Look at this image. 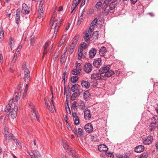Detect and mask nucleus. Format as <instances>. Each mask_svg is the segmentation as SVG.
I'll list each match as a JSON object with an SVG mask.
<instances>
[{"instance_id": "40", "label": "nucleus", "mask_w": 158, "mask_h": 158, "mask_svg": "<svg viewBox=\"0 0 158 158\" xmlns=\"http://www.w3.org/2000/svg\"><path fill=\"white\" fill-rule=\"evenodd\" d=\"M27 152L31 156V158H35L34 151L32 152L31 151L27 150Z\"/></svg>"}, {"instance_id": "11", "label": "nucleus", "mask_w": 158, "mask_h": 158, "mask_svg": "<svg viewBox=\"0 0 158 158\" xmlns=\"http://www.w3.org/2000/svg\"><path fill=\"white\" fill-rule=\"evenodd\" d=\"M92 70V65L90 63L86 64L84 67V71L86 73H90Z\"/></svg>"}, {"instance_id": "46", "label": "nucleus", "mask_w": 158, "mask_h": 158, "mask_svg": "<svg viewBox=\"0 0 158 158\" xmlns=\"http://www.w3.org/2000/svg\"><path fill=\"white\" fill-rule=\"evenodd\" d=\"M44 0H42L40 3L39 6V9H42L43 10V8L42 7L44 5Z\"/></svg>"}, {"instance_id": "39", "label": "nucleus", "mask_w": 158, "mask_h": 158, "mask_svg": "<svg viewBox=\"0 0 158 158\" xmlns=\"http://www.w3.org/2000/svg\"><path fill=\"white\" fill-rule=\"evenodd\" d=\"M89 95V93L88 92L86 91L83 94L84 98L86 100H87Z\"/></svg>"}, {"instance_id": "37", "label": "nucleus", "mask_w": 158, "mask_h": 158, "mask_svg": "<svg viewBox=\"0 0 158 158\" xmlns=\"http://www.w3.org/2000/svg\"><path fill=\"white\" fill-rule=\"evenodd\" d=\"M34 155L35 156V158L37 157H40L41 156V154H40L39 152L36 150H34Z\"/></svg>"}, {"instance_id": "9", "label": "nucleus", "mask_w": 158, "mask_h": 158, "mask_svg": "<svg viewBox=\"0 0 158 158\" xmlns=\"http://www.w3.org/2000/svg\"><path fill=\"white\" fill-rule=\"evenodd\" d=\"M143 143L144 144L149 145L153 141V137L152 136H148L147 138L143 139Z\"/></svg>"}, {"instance_id": "26", "label": "nucleus", "mask_w": 158, "mask_h": 158, "mask_svg": "<svg viewBox=\"0 0 158 158\" xmlns=\"http://www.w3.org/2000/svg\"><path fill=\"white\" fill-rule=\"evenodd\" d=\"M152 122L151 123H153L156 124L158 121V115H154L151 118Z\"/></svg>"}, {"instance_id": "35", "label": "nucleus", "mask_w": 158, "mask_h": 158, "mask_svg": "<svg viewBox=\"0 0 158 158\" xmlns=\"http://www.w3.org/2000/svg\"><path fill=\"white\" fill-rule=\"evenodd\" d=\"M98 32L95 31L93 32L92 36L94 39H96L98 38Z\"/></svg>"}, {"instance_id": "56", "label": "nucleus", "mask_w": 158, "mask_h": 158, "mask_svg": "<svg viewBox=\"0 0 158 158\" xmlns=\"http://www.w3.org/2000/svg\"><path fill=\"white\" fill-rule=\"evenodd\" d=\"M103 10L104 11V13L106 15H107L110 12L109 10L107 9Z\"/></svg>"}, {"instance_id": "17", "label": "nucleus", "mask_w": 158, "mask_h": 158, "mask_svg": "<svg viewBox=\"0 0 158 158\" xmlns=\"http://www.w3.org/2000/svg\"><path fill=\"white\" fill-rule=\"evenodd\" d=\"M20 9L19 8L16 11L15 17L16 23L18 25L19 24L20 21Z\"/></svg>"}, {"instance_id": "47", "label": "nucleus", "mask_w": 158, "mask_h": 158, "mask_svg": "<svg viewBox=\"0 0 158 158\" xmlns=\"http://www.w3.org/2000/svg\"><path fill=\"white\" fill-rule=\"evenodd\" d=\"M78 135L77 136H81L82 135V131L81 128H79L77 130Z\"/></svg>"}, {"instance_id": "61", "label": "nucleus", "mask_w": 158, "mask_h": 158, "mask_svg": "<svg viewBox=\"0 0 158 158\" xmlns=\"http://www.w3.org/2000/svg\"><path fill=\"white\" fill-rule=\"evenodd\" d=\"M30 42L31 45L32 46H33L34 43V41L33 38H32L31 39Z\"/></svg>"}, {"instance_id": "32", "label": "nucleus", "mask_w": 158, "mask_h": 158, "mask_svg": "<svg viewBox=\"0 0 158 158\" xmlns=\"http://www.w3.org/2000/svg\"><path fill=\"white\" fill-rule=\"evenodd\" d=\"M66 37V34H65L64 35H63L62 36V38L60 40V47L63 44V43L64 42L65 39Z\"/></svg>"}, {"instance_id": "7", "label": "nucleus", "mask_w": 158, "mask_h": 158, "mask_svg": "<svg viewBox=\"0 0 158 158\" xmlns=\"http://www.w3.org/2000/svg\"><path fill=\"white\" fill-rule=\"evenodd\" d=\"M29 106L32 109L33 113L32 115V118H34L35 117L37 121L39 122H40L39 115L35 109L34 106L33 104L32 103H31L29 104Z\"/></svg>"}, {"instance_id": "1", "label": "nucleus", "mask_w": 158, "mask_h": 158, "mask_svg": "<svg viewBox=\"0 0 158 158\" xmlns=\"http://www.w3.org/2000/svg\"><path fill=\"white\" fill-rule=\"evenodd\" d=\"M21 91L20 89L19 88L18 92H15V101L14 102V107L13 108V106H12V108H11V106L12 105L13 100V99L12 98L9 101L8 106H7L5 108V111L6 112L7 111H9L6 114V116L5 117V120L7 119L8 118H7V117H9L10 115L13 119L16 117L18 110L17 102L20 98Z\"/></svg>"}, {"instance_id": "30", "label": "nucleus", "mask_w": 158, "mask_h": 158, "mask_svg": "<svg viewBox=\"0 0 158 158\" xmlns=\"http://www.w3.org/2000/svg\"><path fill=\"white\" fill-rule=\"evenodd\" d=\"M44 15V12L43 10L38 9V17L39 19H41L43 17Z\"/></svg>"}, {"instance_id": "2", "label": "nucleus", "mask_w": 158, "mask_h": 158, "mask_svg": "<svg viewBox=\"0 0 158 158\" xmlns=\"http://www.w3.org/2000/svg\"><path fill=\"white\" fill-rule=\"evenodd\" d=\"M110 65L106 66H104L101 68L99 70V73L101 74L105 73L104 76L107 77H110L113 75L114 73V72L111 70Z\"/></svg>"}, {"instance_id": "31", "label": "nucleus", "mask_w": 158, "mask_h": 158, "mask_svg": "<svg viewBox=\"0 0 158 158\" xmlns=\"http://www.w3.org/2000/svg\"><path fill=\"white\" fill-rule=\"evenodd\" d=\"M79 86V85L77 84L73 85L71 88V91L73 92H74L76 90L78 89Z\"/></svg>"}, {"instance_id": "53", "label": "nucleus", "mask_w": 158, "mask_h": 158, "mask_svg": "<svg viewBox=\"0 0 158 158\" xmlns=\"http://www.w3.org/2000/svg\"><path fill=\"white\" fill-rule=\"evenodd\" d=\"M98 22V19L97 18L95 19L91 23V25H95Z\"/></svg>"}, {"instance_id": "33", "label": "nucleus", "mask_w": 158, "mask_h": 158, "mask_svg": "<svg viewBox=\"0 0 158 158\" xmlns=\"http://www.w3.org/2000/svg\"><path fill=\"white\" fill-rule=\"evenodd\" d=\"M79 70L77 69H74L72 70V74L73 75H79L80 74Z\"/></svg>"}, {"instance_id": "14", "label": "nucleus", "mask_w": 158, "mask_h": 158, "mask_svg": "<svg viewBox=\"0 0 158 158\" xmlns=\"http://www.w3.org/2000/svg\"><path fill=\"white\" fill-rule=\"evenodd\" d=\"M97 52L96 49L94 48H92L89 52V57L90 59L93 58L96 55Z\"/></svg>"}, {"instance_id": "8", "label": "nucleus", "mask_w": 158, "mask_h": 158, "mask_svg": "<svg viewBox=\"0 0 158 158\" xmlns=\"http://www.w3.org/2000/svg\"><path fill=\"white\" fill-rule=\"evenodd\" d=\"M106 53L107 50L106 48L104 47H101L99 51L100 55L101 56L104 57L105 59H107L110 57V55H107Z\"/></svg>"}, {"instance_id": "12", "label": "nucleus", "mask_w": 158, "mask_h": 158, "mask_svg": "<svg viewBox=\"0 0 158 158\" xmlns=\"http://www.w3.org/2000/svg\"><path fill=\"white\" fill-rule=\"evenodd\" d=\"M85 131L88 133H89L92 132L93 130L92 125L91 123H88L85 125L84 127Z\"/></svg>"}, {"instance_id": "52", "label": "nucleus", "mask_w": 158, "mask_h": 158, "mask_svg": "<svg viewBox=\"0 0 158 158\" xmlns=\"http://www.w3.org/2000/svg\"><path fill=\"white\" fill-rule=\"evenodd\" d=\"M83 19V18L82 17V16H80L79 17V19H78V21L77 22V25H79L81 24V22L82 21Z\"/></svg>"}, {"instance_id": "21", "label": "nucleus", "mask_w": 158, "mask_h": 158, "mask_svg": "<svg viewBox=\"0 0 158 158\" xmlns=\"http://www.w3.org/2000/svg\"><path fill=\"white\" fill-rule=\"evenodd\" d=\"M90 112L89 110H87L84 112V117L85 119H89L91 118Z\"/></svg>"}, {"instance_id": "24", "label": "nucleus", "mask_w": 158, "mask_h": 158, "mask_svg": "<svg viewBox=\"0 0 158 158\" xmlns=\"http://www.w3.org/2000/svg\"><path fill=\"white\" fill-rule=\"evenodd\" d=\"M117 2L114 1L111 2L109 5V7L110 10H113L117 6Z\"/></svg>"}, {"instance_id": "59", "label": "nucleus", "mask_w": 158, "mask_h": 158, "mask_svg": "<svg viewBox=\"0 0 158 158\" xmlns=\"http://www.w3.org/2000/svg\"><path fill=\"white\" fill-rule=\"evenodd\" d=\"M93 29H94V25H90V27L89 28V32H90L91 33V32H92L93 31Z\"/></svg>"}, {"instance_id": "3", "label": "nucleus", "mask_w": 158, "mask_h": 158, "mask_svg": "<svg viewBox=\"0 0 158 158\" xmlns=\"http://www.w3.org/2000/svg\"><path fill=\"white\" fill-rule=\"evenodd\" d=\"M60 25V22H58L57 19H55L52 21H50L49 27L51 28V31L54 32L53 35H55L56 36Z\"/></svg>"}, {"instance_id": "58", "label": "nucleus", "mask_w": 158, "mask_h": 158, "mask_svg": "<svg viewBox=\"0 0 158 158\" xmlns=\"http://www.w3.org/2000/svg\"><path fill=\"white\" fill-rule=\"evenodd\" d=\"M22 48V45H19L18 46V48H17L16 52H17H17H20Z\"/></svg>"}, {"instance_id": "62", "label": "nucleus", "mask_w": 158, "mask_h": 158, "mask_svg": "<svg viewBox=\"0 0 158 158\" xmlns=\"http://www.w3.org/2000/svg\"><path fill=\"white\" fill-rule=\"evenodd\" d=\"M0 62L1 63H2L3 62V57L2 54H0Z\"/></svg>"}, {"instance_id": "19", "label": "nucleus", "mask_w": 158, "mask_h": 158, "mask_svg": "<svg viewBox=\"0 0 158 158\" xmlns=\"http://www.w3.org/2000/svg\"><path fill=\"white\" fill-rule=\"evenodd\" d=\"M144 147L142 145H139L136 146L135 149V151L137 153L141 152L144 150Z\"/></svg>"}, {"instance_id": "29", "label": "nucleus", "mask_w": 158, "mask_h": 158, "mask_svg": "<svg viewBox=\"0 0 158 158\" xmlns=\"http://www.w3.org/2000/svg\"><path fill=\"white\" fill-rule=\"evenodd\" d=\"M4 31L2 27H0V43L2 41L4 38Z\"/></svg>"}, {"instance_id": "23", "label": "nucleus", "mask_w": 158, "mask_h": 158, "mask_svg": "<svg viewBox=\"0 0 158 158\" xmlns=\"http://www.w3.org/2000/svg\"><path fill=\"white\" fill-rule=\"evenodd\" d=\"M79 37V35H76L72 40L71 44L73 45V47L76 46Z\"/></svg>"}, {"instance_id": "60", "label": "nucleus", "mask_w": 158, "mask_h": 158, "mask_svg": "<svg viewBox=\"0 0 158 158\" xmlns=\"http://www.w3.org/2000/svg\"><path fill=\"white\" fill-rule=\"evenodd\" d=\"M77 92H75L74 93H73L72 96V98H74L77 97Z\"/></svg>"}, {"instance_id": "34", "label": "nucleus", "mask_w": 158, "mask_h": 158, "mask_svg": "<svg viewBox=\"0 0 158 158\" xmlns=\"http://www.w3.org/2000/svg\"><path fill=\"white\" fill-rule=\"evenodd\" d=\"M50 106H49L48 108L49 110L52 112L53 111V109L55 108V107L53 103V101L52 100V102H50Z\"/></svg>"}, {"instance_id": "54", "label": "nucleus", "mask_w": 158, "mask_h": 158, "mask_svg": "<svg viewBox=\"0 0 158 158\" xmlns=\"http://www.w3.org/2000/svg\"><path fill=\"white\" fill-rule=\"evenodd\" d=\"M119 158H130L129 156L127 155H120L118 156Z\"/></svg>"}, {"instance_id": "5", "label": "nucleus", "mask_w": 158, "mask_h": 158, "mask_svg": "<svg viewBox=\"0 0 158 158\" xmlns=\"http://www.w3.org/2000/svg\"><path fill=\"white\" fill-rule=\"evenodd\" d=\"M3 134L4 135V138L6 140L9 141L10 140L15 139L13 135L10 133L8 131V129L7 127L4 128V131Z\"/></svg>"}, {"instance_id": "10", "label": "nucleus", "mask_w": 158, "mask_h": 158, "mask_svg": "<svg viewBox=\"0 0 158 158\" xmlns=\"http://www.w3.org/2000/svg\"><path fill=\"white\" fill-rule=\"evenodd\" d=\"M86 44L84 43L81 44V47L79 49L78 52V59L79 60H81L83 56L82 51L83 48H85V47Z\"/></svg>"}, {"instance_id": "49", "label": "nucleus", "mask_w": 158, "mask_h": 158, "mask_svg": "<svg viewBox=\"0 0 158 158\" xmlns=\"http://www.w3.org/2000/svg\"><path fill=\"white\" fill-rule=\"evenodd\" d=\"M14 39L13 38L11 37L10 38V48H11V49H12V46L13 45H14Z\"/></svg>"}, {"instance_id": "64", "label": "nucleus", "mask_w": 158, "mask_h": 158, "mask_svg": "<svg viewBox=\"0 0 158 158\" xmlns=\"http://www.w3.org/2000/svg\"><path fill=\"white\" fill-rule=\"evenodd\" d=\"M49 44L48 42H47L45 43L44 46V49H47V48Z\"/></svg>"}, {"instance_id": "45", "label": "nucleus", "mask_w": 158, "mask_h": 158, "mask_svg": "<svg viewBox=\"0 0 158 158\" xmlns=\"http://www.w3.org/2000/svg\"><path fill=\"white\" fill-rule=\"evenodd\" d=\"M102 5V3L101 2H98L95 5V7L97 9H99L100 8Z\"/></svg>"}, {"instance_id": "16", "label": "nucleus", "mask_w": 158, "mask_h": 158, "mask_svg": "<svg viewBox=\"0 0 158 158\" xmlns=\"http://www.w3.org/2000/svg\"><path fill=\"white\" fill-rule=\"evenodd\" d=\"M101 74L98 73H93L92 74L91 78L92 80H98L100 79L101 77Z\"/></svg>"}, {"instance_id": "4", "label": "nucleus", "mask_w": 158, "mask_h": 158, "mask_svg": "<svg viewBox=\"0 0 158 158\" xmlns=\"http://www.w3.org/2000/svg\"><path fill=\"white\" fill-rule=\"evenodd\" d=\"M22 68L24 71V78L25 82H28L30 80V74L28 69L26 67L25 64L22 66Z\"/></svg>"}, {"instance_id": "48", "label": "nucleus", "mask_w": 158, "mask_h": 158, "mask_svg": "<svg viewBox=\"0 0 158 158\" xmlns=\"http://www.w3.org/2000/svg\"><path fill=\"white\" fill-rule=\"evenodd\" d=\"M76 69L80 70H81V64L76 62Z\"/></svg>"}, {"instance_id": "51", "label": "nucleus", "mask_w": 158, "mask_h": 158, "mask_svg": "<svg viewBox=\"0 0 158 158\" xmlns=\"http://www.w3.org/2000/svg\"><path fill=\"white\" fill-rule=\"evenodd\" d=\"M65 52H64V54H63L61 56L60 63L61 64L63 63L65 59Z\"/></svg>"}, {"instance_id": "18", "label": "nucleus", "mask_w": 158, "mask_h": 158, "mask_svg": "<svg viewBox=\"0 0 158 158\" xmlns=\"http://www.w3.org/2000/svg\"><path fill=\"white\" fill-rule=\"evenodd\" d=\"M28 7L25 3H23L22 5L21 12L23 14H28L29 11L27 10Z\"/></svg>"}, {"instance_id": "42", "label": "nucleus", "mask_w": 158, "mask_h": 158, "mask_svg": "<svg viewBox=\"0 0 158 158\" xmlns=\"http://www.w3.org/2000/svg\"><path fill=\"white\" fill-rule=\"evenodd\" d=\"M13 140L14 141V142L17 145V146L19 148L21 146V143L19 142L17 139H13Z\"/></svg>"}, {"instance_id": "22", "label": "nucleus", "mask_w": 158, "mask_h": 158, "mask_svg": "<svg viewBox=\"0 0 158 158\" xmlns=\"http://www.w3.org/2000/svg\"><path fill=\"white\" fill-rule=\"evenodd\" d=\"M81 83L82 87L86 89L89 88L90 86L89 83L88 81H82Z\"/></svg>"}, {"instance_id": "27", "label": "nucleus", "mask_w": 158, "mask_h": 158, "mask_svg": "<svg viewBox=\"0 0 158 158\" xmlns=\"http://www.w3.org/2000/svg\"><path fill=\"white\" fill-rule=\"evenodd\" d=\"M77 0H74L73 1V2L72 4V7H71V9L72 10V11H71V13H72L73 12V11L76 8L77 6Z\"/></svg>"}, {"instance_id": "13", "label": "nucleus", "mask_w": 158, "mask_h": 158, "mask_svg": "<svg viewBox=\"0 0 158 158\" xmlns=\"http://www.w3.org/2000/svg\"><path fill=\"white\" fill-rule=\"evenodd\" d=\"M101 61L102 59L100 58L95 59L93 63L94 66L96 68L99 67L101 64Z\"/></svg>"}, {"instance_id": "25", "label": "nucleus", "mask_w": 158, "mask_h": 158, "mask_svg": "<svg viewBox=\"0 0 158 158\" xmlns=\"http://www.w3.org/2000/svg\"><path fill=\"white\" fill-rule=\"evenodd\" d=\"M156 125L153 123H151L148 127L149 131L151 132L154 131L156 128Z\"/></svg>"}, {"instance_id": "6", "label": "nucleus", "mask_w": 158, "mask_h": 158, "mask_svg": "<svg viewBox=\"0 0 158 158\" xmlns=\"http://www.w3.org/2000/svg\"><path fill=\"white\" fill-rule=\"evenodd\" d=\"M63 146L64 148L66 150L67 152L72 157H74L75 156L74 151H73L71 148H70L68 143L66 141H64L63 142Z\"/></svg>"}, {"instance_id": "63", "label": "nucleus", "mask_w": 158, "mask_h": 158, "mask_svg": "<svg viewBox=\"0 0 158 158\" xmlns=\"http://www.w3.org/2000/svg\"><path fill=\"white\" fill-rule=\"evenodd\" d=\"M85 0H82V2L81 4L80 7L83 6L85 4Z\"/></svg>"}, {"instance_id": "41", "label": "nucleus", "mask_w": 158, "mask_h": 158, "mask_svg": "<svg viewBox=\"0 0 158 158\" xmlns=\"http://www.w3.org/2000/svg\"><path fill=\"white\" fill-rule=\"evenodd\" d=\"M73 45L71 44L69 48V52L70 53L72 54L74 50V48L76 46H73Z\"/></svg>"}, {"instance_id": "38", "label": "nucleus", "mask_w": 158, "mask_h": 158, "mask_svg": "<svg viewBox=\"0 0 158 158\" xmlns=\"http://www.w3.org/2000/svg\"><path fill=\"white\" fill-rule=\"evenodd\" d=\"M78 78L77 76H73L71 77V82L73 83H75L78 80Z\"/></svg>"}, {"instance_id": "44", "label": "nucleus", "mask_w": 158, "mask_h": 158, "mask_svg": "<svg viewBox=\"0 0 158 158\" xmlns=\"http://www.w3.org/2000/svg\"><path fill=\"white\" fill-rule=\"evenodd\" d=\"M74 123L76 125H78L79 124V119L78 117L74 118Z\"/></svg>"}, {"instance_id": "36", "label": "nucleus", "mask_w": 158, "mask_h": 158, "mask_svg": "<svg viewBox=\"0 0 158 158\" xmlns=\"http://www.w3.org/2000/svg\"><path fill=\"white\" fill-rule=\"evenodd\" d=\"M149 155V153L148 152H144L140 155V156L139 157V158H146L148 157Z\"/></svg>"}, {"instance_id": "57", "label": "nucleus", "mask_w": 158, "mask_h": 158, "mask_svg": "<svg viewBox=\"0 0 158 158\" xmlns=\"http://www.w3.org/2000/svg\"><path fill=\"white\" fill-rule=\"evenodd\" d=\"M108 4H106V3L104 4L102 6V9L103 10L107 9V8L108 7Z\"/></svg>"}, {"instance_id": "43", "label": "nucleus", "mask_w": 158, "mask_h": 158, "mask_svg": "<svg viewBox=\"0 0 158 158\" xmlns=\"http://www.w3.org/2000/svg\"><path fill=\"white\" fill-rule=\"evenodd\" d=\"M77 103L76 102H73L72 104V107L73 109L75 110H77Z\"/></svg>"}, {"instance_id": "50", "label": "nucleus", "mask_w": 158, "mask_h": 158, "mask_svg": "<svg viewBox=\"0 0 158 158\" xmlns=\"http://www.w3.org/2000/svg\"><path fill=\"white\" fill-rule=\"evenodd\" d=\"M106 156L108 158H111L114 157V155L112 153L108 152L106 154Z\"/></svg>"}, {"instance_id": "20", "label": "nucleus", "mask_w": 158, "mask_h": 158, "mask_svg": "<svg viewBox=\"0 0 158 158\" xmlns=\"http://www.w3.org/2000/svg\"><path fill=\"white\" fill-rule=\"evenodd\" d=\"M91 34L89 30L87 31L85 34L84 39L86 42H88L89 40L91 37Z\"/></svg>"}, {"instance_id": "15", "label": "nucleus", "mask_w": 158, "mask_h": 158, "mask_svg": "<svg viewBox=\"0 0 158 158\" xmlns=\"http://www.w3.org/2000/svg\"><path fill=\"white\" fill-rule=\"evenodd\" d=\"M98 149L101 152H106L107 151L108 148L105 145L103 144L99 145Z\"/></svg>"}, {"instance_id": "28", "label": "nucleus", "mask_w": 158, "mask_h": 158, "mask_svg": "<svg viewBox=\"0 0 158 158\" xmlns=\"http://www.w3.org/2000/svg\"><path fill=\"white\" fill-rule=\"evenodd\" d=\"M19 55V53H16L15 52V54L14 56V58H13L11 63V64L13 65L14 63L15 62L16 60L18 58V55Z\"/></svg>"}, {"instance_id": "55", "label": "nucleus", "mask_w": 158, "mask_h": 158, "mask_svg": "<svg viewBox=\"0 0 158 158\" xmlns=\"http://www.w3.org/2000/svg\"><path fill=\"white\" fill-rule=\"evenodd\" d=\"M67 104L68 106V107H66V111L68 113L70 114L71 113V110L68 105V104L67 103Z\"/></svg>"}]
</instances>
